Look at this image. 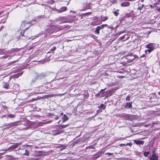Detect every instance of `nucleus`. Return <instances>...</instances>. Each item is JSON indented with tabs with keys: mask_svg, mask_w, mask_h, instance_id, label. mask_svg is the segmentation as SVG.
<instances>
[{
	"mask_svg": "<svg viewBox=\"0 0 160 160\" xmlns=\"http://www.w3.org/2000/svg\"><path fill=\"white\" fill-rule=\"evenodd\" d=\"M38 78H37V76L36 75V76L32 79L30 83L31 85H33L34 83L36 81Z\"/></svg>",
	"mask_w": 160,
	"mask_h": 160,
	"instance_id": "dca6fc26",
	"label": "nucleus"
},
{
	"mask_svg": "<svg viewBox=\"0 0 160 160\" xmlns=\"http://www.w3.org/2000/svg\"><path fill=\"white\" fill-rule=\"evenodd\" d=\"M143 4H142V6H141V7H139L138 8V10H140V11L142 10V8H143Z\"/></svg>",
	"mask_w": 160,
	"mask_h": 160,
	"instance_id": "ea45409f",
	"label": "nucleus"
},
{
	"mask_svg": "<svg viewBox=\"0 0 160 160\" xmlns=\"http://www.w3.org/2000/svg\"><path fill=\"white\" fill-rule=\"evenodd\" d=\"M102 111L100 109L97 110V112H98V113L101 112Z\"/></svg>",
	"mask_w": 160,
	"mask_h": 160,
	"instance_id": "79ce46f5",
	"label": "nucleus"
},
{
	"mask_svg": "<svg viewBox=\"0 0 160 160\" xmlns=\"http://www.w3.org/2000/svg\"><path fill=\"white\" fill-rule=\"evenodd\" d=\"M22 73L23 72H22L15 74L14 75V77L15 78H18L22 74Z\"/></svg>",
	"mask_w": 160,
	"mask_h": 160,
	"instance_id": "393cba45",
	"label": "nucleus"
},
{
	"mask_svg": "<svg viewBox=\"0 0 160 160\" xmlns=\"http://www.w3.org/2000/svg\"><path fill=\"white\" fill-rule=\"evenodd\" d=\"M71 22V21H64L63 22Z\"/></svg>",
	"mask_w": 160,
	"mask_h": 160,
	"instance_id": "603ef678",
	"label": "nucleus"
},
{
	"mask_svg": "<svg viewBox=\"0 0 160 160\" xmlns=\"http://www.w3.org/2000/svg\"><path fill=\"white\" fill-rule=\"evenodd\" d=\"M101 30L100 28L98 26L96 28V30L95 31V32L96 34H98L99 33V31Z\"/></svg>",
	"mask_w": 160,
	"mask_h": 160,
	"instance_id": "b1692460",
	"label": "nucleus"
},
{
	"mask_svg": "<svg viewBox=\"0 0 160 160\" xmlns=\"http://www.w3.org/2000/svg\"><path fill=\"white\" fill-rule=\"evenodd\" d=\"M123 145L125 146L126 145V144H123Z\"/></svg>",
	"mask_w": 160,
	"mask_h": 160,
	"instance_id": "0e129e2a",
	"label": "nucleus"
},
{
	"mask_svg": "<svg viewBox=\"0 0 160 160\" xmlns=\"http://www.w3.org/2000/svg\"><path fill=\"white\" fill-rule=\"evenodd\" d=\"M106 89V88L101 89L99 93L96 94V96L97 97H108L106 94V92L104 91Z\"/></svg>",
	"mask_w": 160,
	"mask_h": 160,
	"instance_id": "20e7f679",
	"label": "nucleus"
},
{
	"mask_svg": "<svg viewBox=\"0 0 160 160\" xmlns=\"http://www.w3.org/2000/svg\"><path fill=\"white\" fill-rule=\"evenodd\" d=\"M89 148H93L92 146H90L89 147Z\"/></svg>",
	"mask_w": 160,
	"mask_h": 160,
	"instance_id": "4d7b16f0",
	"label": "nucleus"
},
{
	"mask_svg": "<svg viewBox=\"0 0 160 160\" xmlns=\"http://www.w3.org/2000/svg\"><path fill=\"white\" fill-rule=\"evenodd\" d=\"M126 59L128 61V62H132L135 58H138V57L136 55H133L132 53H130L126 56Z\"/></svg>",
	"mask_w": 160,
	"mask_h": 160,
	"instance_id": "7ed1b4c3",
	"label": "nucleus"
},
{
	"mask_svg": "<svg viewBox=\"0 0 160 160\" xmlns=\"http://www.w3.org/2000/svg\"><path fill=\"white\" fill-rule=\"evenodd\" d=\"M28 37H27L26 38H27V39H28Z\"/></svg>",
	"mask_w": 160,
	"mask_h": 160,
	"instance_id": "338daca9",
	"label": "nucleus"
},
{
	"mask_svg": "<svg viewBox=\"0 0 160 160\" xmlns=\"http://www.w3.org/2000/svg\"><path fill=\"white\" fill-rule=\"evenodd\" d=\"M41 92H37V93H41Z\"/></svg>",
	"mask_w": 160,
	"mask_h": 160,
	"instance_id": "e2e57ef3",
	"label": "nucleus"
},
{
	"mask_svg": "<svg viewBox=\"0 0 160 160\" xmlns=\"http://www.w3.org/2000/svg\"><path fill=\"white\" fill-rule=\"evenodd\" d=\"M121 117L124 118L125 119H128L129 118V115L125 113H123L121 115Z\"/></svg>",
	"mask_w": 160,
	"mask_h": 160,
	"instance_id": "ddd939ff",
	"label": "nucleus"
},
{
	"mask_svg": "<svg viewBox=\"0 0 160 160\" xmlns=\"http://www.w3.org/2000/svg\"><path fill=\"white\" fill-rule=\"evenodd\" d=\"M37 78L39 79H44L45 77L47 76V74L46 73L43 72L41 73L40 74H38L37 75Z\"/></svg>",
	"mask_w": 160,
	"mask_h": 160,
	"instance_id": "39448f33",
	"label": "nucleus"
},
{
	"mask_svg": "<svg viewBox=\"0 0 160 160\" xmlns=\"http://www.w3.org/2000/svg\"><path fill=\"white\" fill-rule=\"evenodd\" d=\"M157 10L159 12H160V8H158Z\"/></svg>",
	"mask_w": 160,
	"mask_h": 160,
	"instance_id": "5fc2aeb1",
	"label": "nucleus"
},
{
	"mask_svg": "<svg viewBox=\"0 0 160 160\" xmlns=\"http://www.w3.org/2000/svg\"><path fill=\"white\" fill-rule=\"evenodd\" d=\"M60 120H59V121L58 122V124L60 122Z\"/></svg>",
	"mask_w": 160,
	"mask_h": 160,
	"instance_id": "680f3d73",
	"label": "nucleus"
},
{
	"mask_svg": "<svg viewBox=\"0 0 160 160\" xmlns=\"http://www.w3.org/2000/svg\"><path fill=\"white\" fill-rule=\"evenodd\" d=\"M58 147L59 148H62V144H59Z\"/></svg>",
	"mask_w": 160,
	"mask_h": 160,
	"instance_id": "8fccbe9b",
	"label": "nucleus"
},
{
	"mask_svg": "<svg viewBox=\"0 0 160 160\" xmlns=\"http://www.w3.org/2000/svg\"><path fill=\"white\" fill-rule=\"evenodd\" d=\"M3 26H2V28H3Z\"/></svg>",
	"mask_w": 160,
	"mask_h": 160,
	"instance_id": "774afa93",
	"label": "nucleus"
},
{
	"mask_svg": "<svg viewBox=\"0 0 160 160\" xmlns=\"http://www.w3.org/2000/svg\"><path fill=\"white\" fill-rule=\"evenodd\" d=\"M134 142L137 145H143L144 143V141H143L134 140Z\"/></svg>",
	"mask_w": 160,
	"mask_h": 160,
	"instance_id": "9d476101",
	"label": "nucleus"
},
{
	"mask_svg": "<svg viewBox=\"0 0 160 160\" xmlns=\"http://www.w3.org/2000/svg\"><path fill=\"white\" fill-rule=\"evenodd\" d=\"M63 114V113L62 112L61 113V115H62Z\"/></svg>",
	"mask_w": 160,
	"mask_h": 160,
	"instance_id": "052dcab7",
	"label": "nucleus"
},
{
	"mask_svg": "<svg viewBox=\"0 0 160 160\" xmlns=\"http://www.w3.org/2000/svg\"><path fill=\"white\" fill-rule=\"evenodd\" d=\"M129 38V37L128 34L124 35L123 36L121 37L120 39L121 40H122L124 39H125L123 40V41H124L128 39Z\"/></svg>",
	"mask_w": 160,
	"mask_h": 160,
	"instance_id": "f8f14e48",
	"label": "nucleus"
},
{
	"mask_svg": "<svg viewBox=\"0 0 160 160\" xmlns=\"http://www.w3.org/2000/svg\"><path fill=\"white\" fill-rule=\"evenodd\" d=\"M25 153H24L23 154L26 156H28L29 155V151L27 149H25Z\"/></svg>",
	"mask_w": 160,
	"mask_h": 160,
	"instance_id": "c85d7f7f",
	"label": "nucleus"
},
{
	"mask_svg": "<svg viewBox=\"0 0 160 160\" xmlns=\"http://www.w3.org/2000/svg\"><path fill=\"white\" fill-rule=\"evenodd\" d=\"M158 158V155L154 152L153 151V153L152 155V156L150 158V160H156Z\"/></svg>",
	"mask_w": 160,
	"mask_h": 160,
	"instance_id": "6e6552de",
	"label": "nucleus"
},
{
	"mask_svg": "<svg viewBox=\"0 0 160 160\" xmlns=\"http://www.w3.org/2000/svg\"><path fill=\"white\" fill-rule=\"evenodd\" d=\"M154 45L153 43H150L147 45L146 47L148 48V49L147 50H145V53H146L148 52V53H150L152 52L155 49Z\"/></svg>",
	"mask_w": 160,
	"mask_h": 160,
	"instance_id": "f03ea898",
	"label": "nucleus"
},
{
	"mask_svg": "<svg viewBox=\"0 0 160 160\" xmlns=\"http://www.w3.org/2000/svg\"><path fill=\"white\" fill-rule=\"evenodd\" d=\"M132 145V144L131 143H128L126 144V145Z\"/></svg>",
	"mask_w": 160,
	"mask_h": 160,
	"instance_id": "a18cd8bd",
	"label": "nucleus"
},
{
	"mask_svg": "<svg viewBox=\"0 0 160 160\" xmlns=\"http://www.w3.org/2000/svg\"><path fill=\"white\" fill-rule=\"evenodd\" d=\"M132 102H127L126 103V105L125 106V107L126 108H132Z\"/></svg>",
	"mask_w": 160,
	"mask_h": 160,
	"instance_id": "9b49d317",
	"label": "nucleus"
},
{
	"mask_svg": "<svg viewBox=\"0 0 160 160\" xmlns=\"http://www.w3.org/2000/svg\"><path fill=\"white\" fill-rule=\"evenodd\" d=\"M91 37L92 38L94 39H97V37L95 36L94 35L91 34L90 35Z\"/></svg>",
	"mask_w": 160,
	"mask_h": 160,
	"instance_id": "72a5a7b5",
	"label": "nucleus"
},
{
	"mask_svg": "<svg viewBox=\"0 0 160 160\" xmlns=\"http://www.w3.org/2000/svg\"><path fill=\"white\" fill-rule=\"evenodd\" d=\"M107 26L108 25L107 24H102L100 26H99V27L101 29L103 28L105 26Z\"/></svg>",
	"mask_w": 160,
	"mask_h": 160,
	"instance_id": "7c9ffc66",
	"label": "nucleus"
},
{
	"mask_svg": "<svg viewBox=\"0 0 160 160\" xmlns=\"http://www.w3.org/2000/svg\"><path fill=\"white\" fill-rule=\"evenodd\" d=\"M29 28V27H28L27 28H26L24 30H22L20 34L21 36H22L23 37H24V34L25 32V31L28 29V28Z\"/></svg>",
	"mask_w": 160,
	"mask_h": 160,
	"instance_id": "5701e85b",
	"label": "nucleus"
},
{
	"mask_svg": "<svg viewBox=\"0 0 160 160\" xmlns=\"http://www.w3.org/2000/svg\"><path fill=\"white\" fill-rule=\"evenodd\" d=\"M59 127L60 129H61L64 128V127H63V125H59Z\"/></svg>",
	"mask_w": 160,
	"mask_h": 160,
	"instance_id": "a19ab883",
	"label": "nucleus"
},
{
	"mask_svg": "<svg viewBox=\"0 0 160 160\" xmlns=\"http://www.w3.org/2000/svg\"><path fill=\"white\" fill-rule=\"evenodd\" d=\"M59 118V117H57V116H56L55 118V119L56 120H57Z\"/></svg>",
	"mask_w": 160,
	"mask_h": 160,
	"instance_id": "de8ad7c7",
	"label": "nucleus"
},
{
	"mask_svg": "<svg viewBox=\"0 0 160 160\" xmlns=\"http://www.w3.org/2000/svg\"><path fill=\"white\" fill-rule=\"evenodd\" d=\"M91 14V12H86L85 13H83L82 14V16H85L86 15H90Z\"/></svg>",
	"mask_w": 160,
	"mask_h": 160,
	"instance_id": "2f4dec72",
	"label": "nucleus"
},
{
	"mask_svg": "<svg viewBox=\"0 0 160 160\" xmlns=\"http://www.w3.org/2000/svg\"><path fill=\"white\" fill-rule=\"evenodd\" d=\"M42 34H43V33H42V32L41 33H40V34H38V35H37L35 36H32V37H31L30 38H28L29 39H31L32 40H33V39H34V38H35L37 37H38L39 36V35H42Z\"/></svg>",
	"mask_w": 160,
	"mask_h": 160,
	"instance_id": "a211bd4d",
	"label": "nucleus"
},
{
	"mask_svg": "<svg viewBox=\"0 0 160 160\" xmlns=\"http://www.w3.org/2000/svg\"><path fill=\"white\" fill-rule=\"evenodd\" d=\"M99 109H102L103 110L105 109L106 108V106H104L103 104H101L100 106L98 107Z\"/></svg>",
	"mask_w": 160,
	"mask_h": 160,
	"instance_id": "a878e982",
	"label": "nucleus"
},
{
	"mask_svg": "<svg viewBox=\"0 0 160 160\" xmlns=\"http://www.w3.org/2000/svg\"><path fill=\"white\" fill-rule=\"evenodd\" d=\"M62 122H64L68 120L69 118L67 117L66 115L64 114L62 118Z\"/></svg>",
	"mask_w": 160,
	"mask_h": 160,
	"instance_id": "2eb2a0df",
	"label": "nucleus"
},
{
	"mask_svg": "<svg viewBox=\"0 0 160 160\" xmlns=\"http://www.w3.org/2000/svg\"><path fill=\"white\" fill-rule=\"evenodd\" d=\"M4 117L7 118H14L15 117V115H13L11 114H9L8 115H5L4 116Z\"/></svg>",
	"mask_w": 160,
	"mask_h": 160,
	"instance_id": "6ab92c4d",
	"label": "nucleus"
},
{
	"mask_svg": "<svg viewBox=\"0 0 160 160\" xmlns=\"http://www.w3.org/2000/svg\"><path fill=\"white\" fill-rule=\"evenodd\" d=\"M68 146V145L66 144H62V149H65L67 146Z\"/></svg>",
	"mask_w": 160,
	"mask_h": 160,
	"instance_id": "c756f323",
	"label": "nucleus"
},
{
	"mask_svg": "<svg viewBox=\"0 0 160 160\" xmlns=\"http://www.w3.org/2000/svg\"><path fill=\"white\" fill-rule=\"evenodd\" d=\"M91 8L90 3H86L84 4L83 8L81 10V11H85L86 9H89Z\"/></svg>",
	"mask_w": 160,
	"mask_h": 160,
	"instance_id": "0eeeda50",
	"label": "nucleus"
},
{
	"mask_svg": "<svg viewBox=\"0 0 160 160\" xmlns=\"http://www.w3.org/2000/svg\"><path fill=\"white\" fill-rule=\"evenodd\" d=\"M121 5L123 7H126L128 6L130 4V3L128 2H124L121 3Z\"/></svg>",
	"mask_w": 160,
	"mask_h": 160,
	"instance_id": "aec40b11",
	"label": "nucleus"
},
{
	"mask_svg": "<svg viewBox=\"0 0 160 160\" xmlns=\"http://www.w3.org/2000/svg\"><path fill=\"white\" fill-rule=\"evenodd\" d=\"M158 4H159V3H160V0H158Z\"/></svg>",
	"mask_w": 160,
	"mask_h": 160,
	"instance_id": "6e6d98bb",
	"label": "nucleus"
},
{
	"mask_svg": "<svg viewBox=\"0 0 160 160\" xmlns=\"http://www.w3.org/2000/svg\"><path fill=\"white\" fill-rule=\"evenodd\" d=\"M63 126L64 127V128H66L67 127V126H68V124H66V125H63Z\"/></svg>",
	"mask_w": 160,
	"mask_h": 160,
	"instance_id": "49530a36",
	"label": "nucleus"
},
{
	"mask_svg": "<svg viewBox=\"0 0 160 160\" xmlns=\"http://www.w3.org/2000/svg\"><path fill=\"white\" fill-rule=\"evenodd\" d=\"M33 160H39V159L38 158H36V159H33Z\"/></svg>",
	"mask_w": 160,
	"mask_h": 160,
	"instance_id": "13d9d810",
	"label": "nucleus"
},
{
	"mask_svg": "<svg viewBox=\"0 0 160 160\" xmlns=\"http://www.w3.org/2000/svg\"><path fill=\"white\" fill-rule=\"evenodd\" d=\"M119 11V10L117 9V11H115L113 12L114 14V15L115 16H117L119 14V12H118Z\"/></svg>",
	"mask_w": 160,
	"mask_h": 160,
	"instance_id": "cd10ccee",
	"label": "nucleus"
},
{
	"mask_svg": "<svg viewBox=\"0 0 160 160\" xmlns=\"http://www.w3.org/2000/svg\"><path fill=\"white\" fill-rule=\"evenodd\" d=\"M40 87H41V86L39 87H37V89H38L39 88H40Z\"/></svg>",
	"mask_w": 160,
	"mask_h": 160,
	"instance_id": "bf43d9fd",
	"label": "nucleus"
},
{
	"mask_svg": "<svg viewBox=\"0 0 160 160\" xmlns=\"http://www.w3.org/2000/svg\"><path fill=\"white\" fill-rule=\"evenodd\" d=\"M16 62V61H13L12 62H11L10 63H11V64H13L14 63H15V62Z\"/></svg>",
	"mask_w": 160,
	"mask_h": 160,
	"instance_id": "37998d69",
	"label": "nucleus"
},
{
	"mask_svg": "<svg viewBox=\"0 0 160 160\" xmlns=\"http://www.w3.org/2000/svg\"><path fill=\"white\" fill-rule=\"evenodd\" d=\"M67 8L66 7H62L59 10V12H64L66 10Z\"/></svg>",
	"mask_w": 160,
	"mask_h": 160,
	"instance_id": "412c9836",
	"label": "nucleus"
},
{
	"mask_svg": "<svg viewBox=\"0 0 160 160\" xmlns=\"http://www.w3.org/2000/svg\"><path fill=\"white\" fill-rule=\"evenodd\" d=\"M28 23V22H26L25 21H24L22 22V23L21 25V28L23 27L26 24Z\"/></svg>",
	"mask_w": 160,
	"mask_h": 160,
	"instance_id": "bb28decb",
	"label": "nucleus"
},
{
	"mask_svg": "<svg viewBox=\"0 0 160 160\" xmlns=\"http://www.w3.org/2000/svg\"><path fill=\"white\" fill-rule=\"evenodd\" d=\"M102 152H98L96 154L94 155V158L95 159H97L98 158H99L101 156V153Z\"/></svg>",
	"mask_w": 160,
	"mask_h": 160,
	"instance_id": "4468645a",
	"label": "nucleus"
},
{
	"mask_svg": "<svg viewBox=\"0 0 160 160\" xmlns=\"http://www.w3.org/2000/svg\"><path fill=\"white\" fill-rule=\"evenodd\" d=\"M125 138H122L121 137H120V138L118 139V140H122V139H123H123H125Z\"/></svg>",
	"mask_w": 160,
	"mask_h": 160,
	"instance_id": "3c124183",
	"label": "nucleus"
},
{
	"mask_svg": "<svg viewBox=\"0 0 160 160\" xmlns=\"http://www.w3.org/2000/svg\"><path fill=\"white\" fill-rule=\"evenodd\" d=\"M130 96H128L126 98V100L127 101H129L130 100Z\"/></svg>",
	"mask_w": 160,
	"mask_h": 160,
	"instance_id": "c9c22d12",
	"label": "nucleus"
},
{
	"mask_svg": "<svg viewBox=\"0 0 160 160\" xmlns=\"http://www.w3.org/2000/svg\"><path fill=\"white\" fill-rule=\"evenodd\" d=\"M67 26H60L58 25H51L48 28L46 29L44 31L45 34H48L51 35L54 32H56L61 30L63 29L66 28H67Z\"/></svg>",
	"mask_w": 160,
	"mask_h": 160,
	"instance_id": "f257e3e1",
	"label": "nucleus"
},
{
	"mask_svg": "<svg viewBox=\"0 0 160 160\" xmlns=\"http://www.w3.org/2000/svg\"><path fill=\"white\" fill-rule=\"evenodd\" d=\"M7 35V33H6L5 34H3V37H6V36Z\"/></svg>",
	"mask_w": 160,
	"mask_h": 160,
	"instance_id": "09e8293b",
	"label": "nucleus"
},
{
	"mask_svg": "<svg viewBox=\"0 0 160 160\" xmlns=\"http://www.w3.org/2000/svg\"><path fill=\"white\" fill-rule=\"evenodd\" d=\"M105 155H108V156L113 155V153H112L108 152L105 154ZM109 157V156H108Z\"/></svg>",
	"mask_w": 160,
	"mask_h": 160,
	"instance_id": "4c0bfd02",
	"label": "nucleus"
},
{
	"mask_svg": "<svg viewBox=\"0 0 160 160\" xmlns=\"http://www.w3.org/2000/svg\"><path fill=\"white\" fill-rule=\"evenodd\" d=\"M3 87L5 88H8L9 84L8 83L4 82L3 85Z\"/></svg>",
	"mask_w": 160,
	"mask_h": 160,
	"instance_id": "4be33fe9",
	"label": "nucleus"
},
{
	"mask_svg": "<svg viewBox=\"0 0 160 160\" xmlns=\"http://www.w3.org/2000/svg\"><path fill=\"white\" fill-rule=\"evenodd\" d=\"M89 96V94L87 91H85L84 94V98L87 99L88 98Z\"/></svg>",
	"mask_w": 160,
	"mask_h": 160,
	"instance_id": "f3484780",
	"label": "nucleus"
},
{
	"mask_svg": "<svg viewBox=\"0 0 160 160\" xmlns=\"http://www.w3.org/2000/svg\"><path fill=\"white\" fill-rule=\"evenodd\" d=\"M3 12H4L3 11H1L0 12V15L3 14Z\"/></svg>",
	"mask_w": 160,
	"mask_h": 160,
	"instance_id": "c03bdc74",
	"label": "nucleus"
},
{
	"mask_svg": "<svg viewBox=\"0 0 160 160\" xmlns=\"http://www.w3.org/2000/svg\"><path fill=\"white\" fill-rule=\"evenodd\" d=\"M124 32H125V31L120 32L118 34H117V35L118 36L121 34L123 33H124Z\"/></svg>",
	"mask_w": 160,
	"mask_h": 160,
	"instance_id": "e433bc0d",
	"label": "nucleus"
},
{
	"mask_svg": "<svg viewBox=\"0 0 160 160\" xmlns=\"http://www.w3.org/2000/svg\"><path fill=\"white\" fill-rule=\"evenodd\" d=\"M10 125V126L7 127V128H11V127H12L13 126H15L17 125L16 123H15V122H13V123H9V124H8L7 123H4V124L3 125V126L4 127V126H7V125Z\"/></svg>",
	"mask_w": 160,
	"mask_h": 160,
	"instance_id": "1a4fd4ad",
	"label": "nucleus"
},
{
	"mask_svg": "<svg viewBox=\"0 0 160 160\" xmlns=\"http://www.w3.org/2000/svg\"><path fill=\"white\" fill-rule=\"evenodd\" d=\"M102 18V21H105L108 19V18L106 16H105V17H103V18Z\"/></svg>",
	"mask_w": 160,
	"mask_h": 160,
	"instance_id": "f704fd0d",
	"label": "nucleus"
},
{
	"mask_svg": "<svg viewBox=\"0 0 160 160\" xmlns=\"http://www.w3.org/2000/svg\"><path fill=\"white\" fill-rule=\"evenodd\" d=\"M149 154V152H144L143 154L144 155L145 157H147L148 155Z\"/></svg>",
	"mask_w": 160,
	"mask_h": 160,
	"instance_id": "473e14b6",
	"label": "nucleus"
},
{
	"mask_svg": "<svg viewBox=\"0 0 160 160\" xmlns=\"http://www.w3.org/2000/svg\"><path fill=\"white\" fill-rule=\"evenodd\" d=\"M61 18H59L58 19H59V20H61Z\"/></svg>",
	"mask_w": 160,
	"mask_h": 160,
	"instance_id": "69168bd1",
	"label": "nucleus"
},
{
	"mask_svg": "<svg viewBox=\"0 0 160 160\" xmlns=\"http://www.w3.org/2000/svg\"><path fill=\"white\" fill-rule=\"evenodd\" d=\"M56 49V48L55 47H53L52 48L50 49V50L52 51H54Z\"/></svg>",
	"mask_w": 160,
	"mask_h": 160,
	"instance_id": "58836bf2",
	"label": "nucleus"
},
{
	"mask_svg": "<svg viewBox=\"0 0 160 160\" xmlns=\"http://www.w3.org/2000/svg\"><path fill=\"white\" fill-rule=\"evenodd\" d=\"M21 143H17L16 144L12 145L6 151L9 150H12L14 149H16L18 146L21 145Z\"/></svg>",
	"mask_w": 160,
	"mask_h": 160,
	"instance_id": "423d86ee",
	"label": "nucleus"
},
{
	"mask_svg": "<svg viewBox=\"0 0 160 160\" xmlns=\"http://www.w3.org/2000/svg\"><path fill=\"white\" fill-rule=\"evenodd\" d=\"M145 56V55L143 54V55L142 56H141V57H144Z\"/></svg>",
	"mask_w": 160,
	"mask_h": 160,
	"instance_id": "864d4df0",
	"label": "nucleus"
}]
</instances>
